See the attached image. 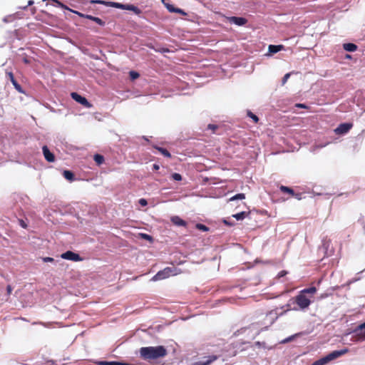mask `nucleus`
Returning a JSON list of instances; mask_svg holds the SVG:
<instances>
[{
  "label": "nucleus",
  "mask_w": 365,
  "mask_h": 365,
  "mask_svg": "<svg viewBox=\"0 0 365 365\" xmlns=\"http://www.w3.org/2000/svg\"><path fill=\"white\" fill-rule=\"evenodd\" d=\"M317 292V288L315 287H311L309 288L301 290L299 294L295 296L292 300L298 307H294V310L305 309L309 307L312 303V298L314 294Z\"/></svg>",
  "instance_id": "f257e3e1"
},
{
  "label": "nucleus",
  "mask_w": 365,
  "mask_h": 365,
  "mask_svg": "<svg viewBox=\"0 0 365 365\" xmlns=\"http://www.w3.org/2000/svg\"><path fill=\"white\" fill-rule=\"evenodd\" d=\"M139 353L141 359L150 361L165 357L168 351L163 346H144L140 349Z\"/></svg>",
  "instance_id": "f03ea898"
},
{
  "label": "nucleus",
  "mask_w": 365,
  "mask_h": 365,
  "mask_svg": "<svg viewBox=\"0 0 365 365\" xmlns=\"http://www.w3.org/2000/svg\"><path fill=\"white\" fill-rule=\"evenodd\" d=\"M91 4H103L108 6L120 9L123 10H129L133 11L136 15H140L142 11L133 4H123L118 2L106 1L103 0H93L91 1Z\"/></svg>",
  "instance_id": "7ed1b4c3"
},
{
  "label": "nucleus",
  "mask_w": 365,
  "mask_h": 365,
  "mask_svg": "<svg viewBox=\"0 0 365 365\" xmlns=\"http://www.w3.org/2000/svg\"><path fill=\"white\" fill-rule=\"evenodd\" d=\"M91 4H103L108 6L120 9L123 10H129L133 11L136 15H140L142 11L133 4H123L118 2L106 1L103 0H93L91 1Z\"/></svg>",
  "instance_id": "20e7f679"
},
{
  "label": "nucleus",
  "mask_w": 365,
  "mask_h": 365,
  "mask_svg": "<svg viewBox=\"0 0 365 365\" xmlns=\"http://www.w3.org/2000/svg\"><path fill=\"white\" fill-rule=\"evenodd\" d=\"M349 352L347 348L341 350H335L327 354L326 356L314 361L312 365H325L329 361L334 360Z\"/></svg>",
  "instance_id": "39448f33"
},
{
  "label": "nucleus",
  "mask_w": 365,
  "mask_h": 365,
  "mask_svg": "<svg viewBox=\"0 0 365 365\" xmlns=\"http://www.w3.org/2000/svg\"><path fill=\"white\" fill-rule=\"evenodd\" d=\"M181 273V271L175 267H167L163 270L159 271L153 277V281L162 280L170 276H175Z\"/></svg>",
  "instance_id": "423d86ee"
},
{
  "label": "nucleus",
  "mask_w": 365,
  "mask_h": 365,
  "mask_svg": "<svg viewBox=\"0 0 365 365\" xmlns=\"http://www.w3.org/2000/svg\"><path fill=\"white\" fill-rule=\"evenodd\" d=\"M61 257L64 259H68L73 262H79L82 261V257L77 253H75L72 251H67L63 254H61Z\"/></svg>",
  "instance_id": "0eeeda50"
},
{
  "label": "nucleus",
  "mask_w": 365,
  "mask_h": 365,
  "mask_svg": "<svg viewBox=\"0 0 365 365\" xmlns=\"http://www.w3.org/2000/svg\"><path fill=\"white\" fill-rule=\"evenodd\" d=\"M71 97L73 100H75L76 102L79 103L86 108H89L92 106L91 103H90L85 97L81 96L77 93H72Z\"/></svg>",
  "instance_id": "6e6552de"
},
{
  "label": "nucleus",
  "mask_w": 365,
  "mask_h": 365,
  "mask_svg": "<svg viewBox=\"0 0 365 365\" xmlns=\"http://www.w3.org/2000/svg\"><path fill=\"white\" fill-rule=\"evenodd\" d=\"M353 124L349 123H341L335 130L334 132L337 135H343L349 131L352 128Z\"/></svg>",
  "instance_id": "1a4fd4ad"
},
{
  "label": "nucleus",
  "mask_w": 365,
  "mask_h": 365,
  "mask_svg": "<svg viewBox=\"0 0 365 365\" xmlns=\"http://www.w3.org/2000/svg\"><path fill=\"white\" fill-rule=\"evenodd\" d=\"M227 20L231 24H235L237 26H244L247 23V19L244 17L230 16Z\"/></svg>",
  "instance_id": "9d476101"
},
{
  "label": "nucleus",
  "mask_w": 365,
  "mask_h": 365,
  "mask_svg": "<svg viewBox=\"0 0 365 365\" xmlns=\"http://www.w3.org/2000/svg\"><path fill=\"white\" fill-rule=\"evenodd\" d=\"M6 75L8 76L9 80L11 81V82L12 83L13 86H14V88L21 93H24V91L21 88V86H20V84L16 81V80L14 78V76L12 72H7L6 73Z\"/></svg>",
  "instance_id": "9b49d317"
},
{
  "label": "nucleus",
  "mask_w": 365,
  "mask_h": 365,
  "mask_svg": "<svg viewBox=\"0 0 365 365\" xmlns=\"http://www.w3.org/2000/svg\"><path fill=\"white\" fill-rule=\"evenodd\" d=\"M207 359L204 361H197L193 363L192 365H210L212 362L218 359L217 355H211L205 357Z\"/></svg>",
  "instance_id": "f8f14e48"
},
{
  "label": "nucleus",
  "mask_w": 365,
  "mask_h": 365,
  "mask_svg": "<svg viewBox=\"0 0 365 365\" xmlns=\"http://www.w3.org/2000/svg\"><path fill=\"white\" fill-rule=\"evenodd\" d=\"M42 150L44 158L48 162L51 163L55 160L54 155L49 150L46 145L43 146Z\"/></svg>",
  "instance_id": "ddd939ff"
},
{
  "label": "nucleus",
  "mask_w": 365,
  "mask_h": 365,
  "mask_svg": "<svg viewBox=\"0 0 365 365\" xmlns=\"http://www.w3.org/2000/svg\"><path fill=\"white\" fill-rule=\"evenodd\" d=\"M171 222L177 225V226H182V227H186L187 225V222L181 219L180 217L178 216H174L171 218Z\"/></svg>",
  "instance_id": "4468645a"
},
{
  "label": "nucleus",
  "mask_w": 365,
  "mask_h": 365,
  "mask_svg": "<svg viewBox=\"0 0 365 365\" xmlns=\"http://www.w3.org/2000/svg\"><path fill=\"white\" fill-rule=\"evenodd\" d=\"M284 48V46L282 45H270L269 46V51L271 53H276Z\"/></svg>",
  "instance_id": "2eb2a0df"
},
{
  "label": "nucleus",
  "mask_w": 365,
  "mask_h": 365,
  "mask_svg": "<svg viewBox=\"0 0 365 365\" xmlns=\"http://www.w3.org/2000/svg\"><path fill=\"white\" fill-rule=\"evenodd\" d=\"M343 48L347 51L353 52L357 49V46L352 43H347L343 45Z\"/></svg>",
  "instance_id": "dca6fc26"
},
{
  "label": "nucleus",
  "mask_w": 365,
  "mask_h": 365,
  "mask_svg": "<svg viewBox=\"0 0 365 365\" xmlns=\"http://www.w3.org/2000/svg\"><path fill=\"white\" fill-rule=\"evenodd\" d=\"M86 19H90L91 21H93L94 22H96V24H98V25L100 26H104L105 25V22L100 18L98 17H96V16H93L91 15H86Z\"/></svg>",
  "instance_id": "f3484780"
},
{
  "label": "nucleus",
  "mask_w": 365,
  "mask_h": 365,
  "mask_svg": "<svg viewBox=\"0 0 365 365\" xmlns=\"http://www.w3.org/2000/svg\"><path fill=\"white\" fill-rule=\"evenodd\" d=\"M279 190L284 192V193H287L292 196H294V191L293 189H292L291 187H287V186H284V185H281L279 187Z\"/></svg>",
  "instance_id": "a211bd4d"
},
{
  "label": "nucleus",
  "mask_w": 365,
  "mask_h": 365,
  "mask_svg": "<svg viewBox=\"0 0 365 365\" xmlns=\"http://www.w3.org/2000/svg\"><path fill=\"white\" fill-rule=\"evenodd\" d=\"M99 365H130L127 363L118 362V361H102L98 363Z\"/></svg>",
  "instance_id": "6ab92c4d"
},
{
  "label": "nucleus",
  "mask_w": 365,
  "mask_h": 365,
  "mask_svg": "<svg viewBox=\"0 0 365 365\" xmlns=\"http://www.w3.org/2000/svg\"><path fill=\"white\" fill-rule=\"evenodd\" d=\"M63 177L69 180V181H73L74 180V175L73 173L70 170H64L63 173Z\"/></svg>",
  "instance_id": "aec40b11"
},
{
  "label": "nucleus",
  "mask_w": 365,
  "mask_h": 365,
  "mask_svg": "<svg viewBox=\"0 0 365 365\" xmlns=\"http://www.w3.org/2000/svg\"><path fill=\"white\" fill-rule=\"evenodd\" d=\"M356 331L359 336L365 338V322L358 326Z\"/></svg>",
  "instance_id": "412c9836"
},
{
  "label": "nucleus",
  "mask_w": 365,
  "mask_h": 365,
  "mask_svg": "<svg viewBox=\"0 0 365 365\" xmlns=\"http://www.w3.org/2000/svg\"><path fill=\"white\" fill-rule=\"evenodd\" d=\"M155 148L157 149L165 157H167V158L171 157V154L167 149L160 148V147H158V146H155Z\"/></svg>",
  "instance_id": "4be33fe9"
},
{
  "label": "nucleus",
  "mask_w": 365,
  "mask_h": 365,
  "mask_svg": "<svg viewBox=\"0 0 365 365\" xmlns=\"http://www.w3.org/2000/svg\"><path fill=\"white\" fill-rule=\"evenodd\" d=\"M93 159L98 165H101L104 162V157L100 154H96Z\"/></svg>",
  "instance_id": "5701e85b"
},
{
  "label": "nucleus",
  "mask_w": 365,
  "mask_h": 365,
  "mask_svg": "<svg viewBox=\"0 0 365 365\" xmlns=\"http://www.w3.org/2000/svg\"><path fill=\"white\" fill-rule=\"evenodd\" d=\"M247 215V213L246 212H241L239 213H237L235 215H233V217H235L237 220H242L245 219V217Z\"/></svg>",
  "instance_id": "b1692460"
},
{
  "label": "nucleus",
  "mask_w": 365,
  "mask_h": 365,
  "mask_svg": "<svg viewBox=\"0 0 365 365\" xmlns=\"http://www.w3.org/2000/svg\"><path fill=\"white\" fill-rule=\"evenodd\" d=\"M245 198V195L244 193H239L235 195V196L232 197L230 200H242Z\"/></svg>",
  "instance_id": "393cba45"
},
{
  "label": "nucleus",
  "mask_w": 365,
  "mask_h": 365,
  "mask_svg": "<svg viewBox=\"0 0 365 365\" xmlns=\"http://www.w3.org/2000/svg\"><path fill=\"white\" fill-rule=\"evenodd\" d=\"M247 115L251 118L255 123L259 121V118L250 110L247 111Z\"/></svg>",
  "instance_id": "a878e982"
},
{
  "label": "nucleus",
  "mask_w": 365,
  "mask_h": 365,
  "mask_svg": "<svg viewBox=\"0 0 365 365\" xmlns=\"http://www.w3.org/2000/svg\"><path fill=\"white\" fill-rule=\"evenodd\" d=\"M196 228L198 229L199 230H201L203 232H206L209 230V228L207 226H205L203 224H200V223H197L196 225Z\"/></svg>",
  "instance_id": "bb28decb"
},
{
  "label": "nucleus",
  "mask_w": 365,
  "mask_h": 365,
  "mask_svg": "<svg viewBox=\"0 0 365 365\" xmlns=\"http://www.w3.org/2000/svg\"><path fill=\"white\" fill-rule=\"evenodd\" d=\"M166 9L171 13H174L176 10V7H175L173 4H165Z\"/></svg>",
  "instance_id": "cd10ccee"
},
{
  "label": "nucleus",
  "mask_w": 365,
  "mask_h": 365,
  "mask_svg": "<svg viewBox=\"0 0 365 365\" xmlns=\"http://www.w3.org/2000/svg\"><path fill=\"white\" fill-rule=\"evenodd\" d=\"M129 75L132 80L137 79L140 76L138 72L133 71H130Z\"/></svg>",
  "instance_id": "c85d7f7f"
},
{
  "label": "nucleus",
  "mask_w": 365,
  "mask_h": 365,
  "mask_svg": "<svg viewBox=\"0 0 365 365\" xmlns=\"http://www.w3.org/2000/svg\"><path fill=\"white\" fill-rule=\"evenodd\" d=\"M171 177L174 180H176V181H180L182 180V175L177 173L172 174Z\"/></svg>",
  "instance_id": "c756f323"
},
{
  "label": "nucleus",
  "mask_w": 365,
  "mask_h": 365,
  "mask_svg": "<svg viewBox=\"0 0 365 365\" xmlns=\"http://www.w3.org/2000/svg\"><path fill=\"white\" fill-rule=\"evenodd\" d=\"M56 6H58V7H61V8H63L64 9L69 10V9L68 8L67 6H66L65 4H63L62 2L59 1H56Z\"/></svg>",
  "instance_id": "7c9ffc66"
},
{
  "label": "nucleus",
  "mask_w": 365,
  "mask_h": 365,
  "mask_svg": "<svg viewBox=\"0 0 365 365\" xmlns=\"http://www.w3.org/2000/svg\"><path fill=\"white\" fill-rule=\"evenodd\" d=\"M42 259L44 262H53L54 261V259L50 257H43Z\"/></svg>",
  "instance_id": "2f4dec72"
},
{
  "label": "nucleus",
  "mask_w": 365,
  "mask_h": 365,
  "mask_svg": "<svg viewBox=\"0 0 365 365\" xmlns=\"http://www.w3.org/2000/svg\"><path fill=\"white\" fill-rule=\"evenodd\" d=\"M139 204L141 205V206H145L148 205V202L144 198H141L139 200Z\"/></svg>",
  "instance_id": "473e14b6"
},
{
  "label": "nucleus",
  "mask_w": 365,
  "mask_h": 365,
  "mask_svg": "<svg viewBox=\"0 0 365 365\" xmlns=\"http://www.w3.org/2000/svg\"><path fill=\"white\" fill-rule=\"evenodd\" d=\"M174 13H178V14H180L183 16H186L187 14L181 9H179V8H177L175 11Z\"/></svg>",
  "instance_id": "72a5a7b5"
},
{
  "label": "nucleus",
  "mask_w": 365,
  "mask_h": 365,
  "mask_svg": "<svg viewBox=\"0 0 365 365\" xmlns=\"http://www.w3.org/2000/svg\"><path fill=\"white\" fill-rule=\"evenodd\" d=\"M208 129L212 130L213 132L215 131L216 129H217V125H213V124H209L207 126Z\"/></svg>",
  "instance_id": "f704fd0d"
},
{
  "label": "nucleus",
  "mask_w": 365,
  "mask_h": 365,
  "mask_svg": "<svg viewBox=\"0 0 365 365\" xmlns=\"http://www.w3.org/2000/svg\"><path fill=\"white\" fill-rule=\"evenodd\" d=\"M290 76V74L289 73H287L284 76L283 78H282V84L284 85L287 81L288 80V78H289Z\"/></svg>",
  "instance_id": "c9c22d12"
},
{
  "label": "nucleus",
  "mask_w": 365,
  "mask_h": 365,
  "mask_svg": "<svg viewBox=\"0 0 365 365\" xmlns=\"http://www.w3.org/2000/svg\"><path fill=\"white\" fill-rule=\"evenodd\" d=\"M69 10H70L71 11H72V12H73V13L76 14H77V15H78L79 16L83 17V18H86V16L87 15V14H83L80 13V12L76 11H73V10H71V9H69Z\"/></svg>",
  "instance_id": "e433bc0d"
},
{
  "label": "nucleus",
  "mask_w": 365,
  "mask_h": 365,
  "mask_svg": "<svg viewBox=\"0 0 365 365\" xmlns=\"http://www.w3.org/2000/svg\"><path fill=\"white\" fill-rule=\"evenodd\" d=\"M23 62L26 64L31 63V60L26 56L23 58Z\"/></svg>",
  "instance_id": "4c0bfd02"
},
{
  "label": "nucleus",
  "mask_w": 365,
  "mask_h": 365,
  "mask_svg": "<svg viewBox=\"0 0 365 365\" xmlns=\"http://www.w3.org/2000/svg\"><path fill=\"white\" fill-rule=\"evenodd\" d=\"M295 106L297 108H307V106L305 104H303V103H297L295 105Z\"/></svg>",
  "instance_id": "58836bf2"
},
{
  "label": "nucleus",
  "mask_w": 365,
  "mask_h": 365,
  "mask_svg": "<svg viewBox=\"0 0 365 365\" xmlns=\"http://www.w3.org/2000/svg\"><path fill=\"white\" fill-rule=\"evenodd\" d=\"M34 1L33 0H29L28 1V4L26 6H25L24 7H23L24 9H26L29 6H31L34 4Z\"/></svg>",
  "instance_id": "ea45409f"
},
{
  "label": "nucleus",
  "mask_w": 365,
  "mask_h": 365,
  "mask_svg": "<svg viewBox=\"0 0 365 365\" xmlns=\"http://www.w3.org/2000/svg\"><path fill=\"white\" fill-rule=\"evenodd\" d=\"M19 222H20V225H21V226L22 227H24V228H26L27 227V225L24 222V220H20Z\"/></svg>",
  "instance_id": "a19ab883"
},
{
  "label": "nucleus",
  "mask_w": 365,
  "mask_h": 365,
  "mask_svg": "<svg viewBox=\"0 0 365 365\" xmlns=\"http://www.w3.org/2000/svg\"><path fill=\"white\" fill-rule=\"evenodd\" d=\"M6 291H7L8 294H11V293L12 292V287L11 285L7 286Z\"/></svg>",
  "instance_id": "79ce46f5"
},
{
  "label": "nucleus",
  "mask_w": 365,
  "mask_h": 365,
  "mask_svg": "<svg viewBox=\"0 0 365 365\" xmlns=\"http://www.w3.org/2000/svg\"><path fill=\"white\" fill-rule=\"evenodd\" d=\"M142 237L143 239H146V240L151 239V237L147 234H142Z\"/></svg>",
  "instance_id": "37998d69"
},
{
  "label": "nucleus",
  "mask_w": 365,
  "mask_h": 365,
  "mask_svg": "<svg viewBox=\"0 0 365 365\" xmlns=\"http://www.w3.org/2000/svg\"><path fill=\"white\" fill-rule=\"evenodd\" d=\"M160 168L159 165L158 164H154L153 165V169L155 170H158Z\"/></svg>",
  "instance_id": "c03bdc74"
},
{
  "label": "nucleus",
  "mask_w": 365,
  "mask_h": 365,
  "mask_svg": "<svg viewBox=\"0 0 365 365\" xmlns=\"http://www.w3.org/2000/svg\"><path fill=\"white\" fill-rule=\"evenodd\" d=\"M294 197H295L298 200H300L301 199V194L300 193H297V194L294 193Z\"/></svg>",
  "instance_id": "a18cd8bd"
},
{
  "label": "nucleus",
  "mask_w": 365,
  "mask_h": 365,
  "mask_svg": "<svg viewBox=\"0 0 365 365\" xmlns=\"http://www.w3.org/2000/svg\"><path fill=\"white\" fill-rule=\"evenodd\" d=\"M292 338H293V336L289 337V338L286 339L285 340H284L283 342H288V341H291V339Z\"/></svg>",
  "instance_id": "49530a36"
},
{
  "label": "nucleus",
  "mask_w": 365,
  "mask_h": 365,
  "mask_svg": "<svg viewBox=\"0 0 365 365\" xmlns=\"http://www.w3.org/2000/svg\"><path fill=\"white\" fill-rule=\"evenodd\" d=\"M161 1H162V2H163V3H164V1H165V0H161Z\"/></svg>",
  "instance_id": "de8ad7c7"
}]
</instances>
